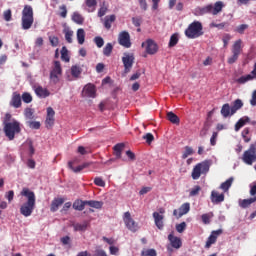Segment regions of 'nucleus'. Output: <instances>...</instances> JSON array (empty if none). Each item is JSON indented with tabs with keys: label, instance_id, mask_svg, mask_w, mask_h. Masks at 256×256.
<instances>
[{
	"label": "nucleus",
	"instance_id": "obj_44",
	"mask_svg": "<svg viewBox=\"0 0 256 256\" xmlns=\"http://www.w3.org/2000/svg\"><path fill=\"white\" fill-rule=\"evenodd\" d=\"M68 167L69 169H71L74 173H81V171H83V166L82 165H79L77 166L76 168L73 167V162L70 161L68 162Z\"/></svg>",
	"mask_w": 256,
	"mask_h": 256
},
{
	"label": "nucleus",
	"instance_id": "obj_40",
	"mask_svg": "<svg viewBox=\"0 0 256 256\" xmlns=\"http://www.w3.org/2000/svg\"><path fill=\"white\" fill-rule=\"evenodd\" d=\"M82 71L83 70L78 65H74V66L71 67V75H72V77H79V75H81Z\"/></svg>",
	"mask_w": 256,
	"mask_h": 256
},
{
	"label": "nucleus",
	"instance_id": "obj_4",
	"mask_svg": "<svg viewBox=\"0 0 256 256\" xmlns=\"http://www.w3.org/2000/svg\"><path fill=\"white\" fill-rule=\"evenodd\" d=\"M209 169H211V162L209 160H204L196 164L191 173L192 179L197 181L201 175H207V173H209Z\"/></svg>",
	"mask_w": 256,
	"mask_h": 256
},
{
	"label": "nucleus",
	"instance_id": "obj_46",
	"mask_svg": "<svg viewBox=\"0 0 256 256\" xmlns=\"http://www.w3.org/2000/svg\"><path fill=\"white\" fill-rule=\"evenodd\" d=\"M21 98L25 103H31V101H33V96L28 92H24Z\"/></svg>",
	"mask_w": 256,
	"mask_h": 256
},
{
	"label": "nucleus",
	"instance_id": "obj_16",
	"mask_svg": "<svg viewBox=\"0 0 256 256\" xmlns=\"http://www.w3.org/2000/svg\"><path fill=\"white\" fill-rule=\"evenodd\" d=\"M221 234H223L222 229L212 231L211 235L208 237L206 241L205 248L209 249L212 245H214V243H217V237H219V235Z\"/></svg>",
	"mask_w": 256,
	"mask_h": 256
},
{
	"label": "nucleus",
	"instance_id": "obj_42",
	"mask_svg": "<svg viewBox=\"0 0 256 256\" xmlns=\"http://www.w3.org/2000/svg\"><path fill=\"white\" fill-rule=\"evenodd\" d=\"M178 43H179V35L178 34H173L170 37V41H169L168 46L169 47H175V45H177Z\"/></svg>",
	"mask_w": 256,
	"mask_h": 256
},
{
	"label": "nucleus",
	"instance_id": "obj_8",
	"mask_svg": "<svg viewBox=\"0 0 256 256\" xmlns=\"http://www.w3.org/2000/svg\"><path fill=\"white\" fill-rule=\"evenodd\" d=\"M243 41L241 39L236 40L232 45V56L228 58L229 65H233L239 59V55L243 53Z\"/></svg>",
	"mask_w": 256,
	"mask_h": 256
},
{
	"label": "nucleus",
	"instance_id": "obj_3",
	"mask_svg": "<svg viewBox=\"0 0 256 256\" xmlns=\"http://www.w3.org/2000/svg\"><path fill=\"white\" fill-rule=\"evenodd\" d=\"M223 7H225V5L223 4L222 1H217L216 3L213 4H208L206 6L203 7H198L196 9V12L198 13V15H219V13H221V11H223Z\"/></svg>",
	"mask_w": 256,
	"mask_h": 256
},
{
	"label": "nucleus",
	"instance_id": "obj_50",
	"mask_svg": "<svg viewBox=\"0 0 256 256\" xmlns=\"http://www.w3.org/2000/svg\"><path fill=\"white\" fill-rule=\"evenodd\" d=\"M94 43L96 44V46L101 49V47H103V45H105V41L103 40V38H101V36H97L94 38Z\"/></svg>",
	"mask_w": 256,
	"mask_h": 256
},
{
	"label": "nucleus",
	"instance_id": "obj_39",
	"mask_svg": "<svg viewBox=\"0 0 256 256\" xmlns=\"http://www.w3.org/2000/svg\"><path fill=\"white\" fill-rule=\"evenodd\" d=\"M61 59L62 61H65L66 63H69V50H67V47L63 46L61 49Z\"/></svg>",
	"mask_w": 256,
	"mask_h": 256
},
{
	"label": "nucleus",
	"instance_id": "obj_11",
	"mask_svg": "<svg viewBox=\"0 0 256 256\" xmlns=\"http://www.w3.org/2000/svg\"><path fill=\"white\" fill-rule=\"evenodd\" d=\"M122 63L124 65V73L127 75V73L131 72V69H133V63H135V56L133 54H124V57H122Z\"/></svg>",
	"mask_w": 256,
	"mask_h": 256
},
{
	"label": "nucleus",
	"instance_id": "obj_64",
	"mask_svg": "<svg viewBox=\"0 0 256 256\" xmlns=\"http://www.w3.org/2000/svg\"><path fill=\"white\" fill-rule=\"evenodd\" d=\"M94 256H107V252L103 249H96Z\"/></svg>",
	"mask_w": 256,
	"mask_h": 256
},
{
	"label": "nucleus",
	"instance_id": "obj_49",
	"mask_svg": "<svg viewBox=\"0 0 256 256\" xmlns=\"http://www.w3.org/2000/svg\"><path fill=\"white\" fill-rule=\"evenodd\" d=\"M187 229V223L181 222L180 224H176L177 233H183Z\"/></svg>",
	"mask_w": 256,
	"mask_h": 256
},
{
	"label": "nucleus",
	"instance_id": "obj_24",
	"mask_svg": "<svg viewBox=\"0 0 256 256\" xmlns=\"http://www.w3.org/2000/svg\"><path fill=\"white\" fill-rule=\"evenodd\" d=\"M251 118H249L248 116H243L242 118H240L237 123L235 124V131H240L242 129V127H245V125H247V123H250Z\"/></svg>",
	"mask_w": 256,
	"mask_h": 256
},
{
	"label": "nucleus",
	"instance_id": "obj_56",
	"mask_svg": "<svg viewBox=\"0 0 256 256\" xmlns=\"http://www.w3.org/2000/svg\"><path fill=\"white\" fill-rule=\"evenodd\" d=\"M28 125L30 129H40L41 128V123L37 121H30L28 122Z\"/></svg>",
	"mask_w": 256,
	"mask_h": 256
},
{
	"label": "nucleus",
	"instance_id": "obj_19",
	"mask_svg": "<svg viewBox=\"0 0 256 256\" xmlns=\"http://www.w3.org/2000/svg\"><path fill=\"white\" fill-rule=\"evenodd\" d=\"M22 102H21V94L14 92L12 94V98L10 101V106L14 107V109H19V107H21Z\"/></svg>",
	"mask_w": 256,
	"mask_h": 256
},
{
	"label": "nucleus",
	"instance_id": "obj_28",
	"mask_svg": "<svg viewBox=\"0 0 256 256\" xmlns=\"http://www.w3.org/2000/svg\"><path fill=\"white\" fill-rule=\"evenodd\" d=\"M222 117H224L225 119H227V117H232L231 114V106L229 105V103H226L222 106L221 111H220Z\"/></svg>",
	"mask_w": 256,
	"mask_h": 256
},
{
	"label": "nucleus",
	"instance_id": "obj_35",
	"mask_svg": "<svg viewBox=\"0 0 256 256\" xmlns=\"http://www.w3.org/2000/svg\"><path fill=\"white\" fill-rule=\"evenodd\" d=\"M74 231H87V227H89V222L85 221L83 223H76L73 225Z\"/></svg>",
	"mask_w": 256,
	"mask_h": 256
},
{
	"label": "nucleus",
	"instance_id": "obj_30",
	"mask_svg": "<svg viewBox=\"0 0 256 256\" xmlns=\"http://www.w3.org/2000/svg\"><path fill=\"white\" fill-rule=\"evenodd\" d=\"M235 179L233 177H230L229 179H227L225 182H223L220 185V189H222V191H224V193H227V191H229V189H231V185H233V181Z\"/></svg>",
	"mask_w": 256,
	"mask_h": 256
},
{
	"label": "nucleus",
	"instance_id": "obj_10",
	"mask_svg": "<svg viewBox=\"0 0 256 256\" xmlns=\"http://www.w3.org/2000/svg\"><path fill=\"white\" fill-rule=\"evenodd\" d=\"M123 221L129 231L135 233L139 230V224L131 217V212H125L123 215Z\"/></svg>",
	"mask_w": 256,
	"mask_h": 256
},
{
	"label": "nucleus",
	"instance_id": "obj_60",
	"mask_svg": "<svg viewBox=\"0 0 256 256\" xmlns=\"http://www.w3.org/2000/svg\"><path fill=\"white\" fill-rule=\"evenodd\" d=\"M140 9H142V11H147V0H138Z\"/></svg>",
	"mask_w": 256,
	"mask_h": 256
},
{
	"label": "nucleus",
	"instance_id": "obj_38",
	"mask_svg": "<svg viewBox=\"0 0 256 256\" xmlns=\"http://www.w3.org/2000/svg\"><path fill=\"white\" fill-rule=\"evenodd\" d=\"M111 53H113V44L107 43L103 48V55H105V57H111Z\"/></svg>",
	"mask_w": 256,
	"mask_h": 256
},
{
	"label": "nucleus",
	"instance_id": "obj_33",
	"mask_svg": "<svg viewBox=\"0 0 256 256\" xmlns=\"http://www.w3.org/2000/svg\"><path fill=\"white\" fill-rule=\"evenodd\" d=\"M72 21L77 23V25H83L85 18H83V16L78 12H74L72 15Z\"/></svg>",
	"mask_w": 256,
	"mask_h": 256
},
{
	"label": "nucleus",
	"instance_id": "obj_22",
	"mask_svg": "<svg viewBox=\"0 0 256 256\" xmlns=\"http://www.w3.org/2000/svg\"><path fill=\"white\" fill-rule=\"evenodd\" d=\"M63 203H65L64 198H54L52 200V203H51V206H50V211L52 213H55L56 211L59 210V207H61V205H63Z\"/></svg>",
	"mask_w": 256,
	"mask_h": 256
},
{
	"label": "nucleus",
	"instance_id": "obj_58",
	"mask_svg": "<svg viewBox=\"0 0 256 256\" xmlns=\"http://www.w3.org/2000/svg\"><path fill=\"white\" fill-rule=\"evenodd\" d=\"M3 17H4V21H11V18H12L11 9L4 11Z\"/></svg>",
	"mask_w": 256,
	"mask_h": 256
},
{
	"label": "nucleus",
	"instance_id": "obj_20",
	"mask_svg": "<svg viewBox=\"0 0 256 256\" xmlns=\"http://www.w3.org/2000/svg\"><path fill=\"white\" fill-rule=\"evenodd\" d=\"M153 218H154V223L156 227L160 230L163 231V228L165 227V224L163 223V215L159 214V212H154L153 213Z\"/></svg>",
	"mask_w": 256,
	"mask_h": 256
},
{
	"label": "nucleus",
	"instance_id": "obj_18",
	"mask_svg": "<svg viewBox=\"0 0 256 256\" xmlns=\"http://www.w3.org/2000/svg\"><path fill=\"white\" fill-rule=\"evenodd\" d=\"M46 127H53L55 125V110L52 107L47 108V116L45 120Z\"/></svg>",
	"mask_w": 256,
	"mask_h": 256
},
{
	"label": "nucleus",
	"instance_id": "obj_61",
	"mask_svg": "<svg viewBox=\"0 0 256 256\" xmlns=\"http://www.w3.org/2000/svg\"><path fill=\"white\" fill-rule=\"evenodd\" d=\"M227 25V23H225V22H222V23H220V24H217V23H215V22H212L211 24H210V27H216L217 29H225V26Z\"/></svg>",
	"mask_w": 256,
	"mask_h": 256
},
{
	"label": "nucleus",
	"instance_id": "obj_55",
	"mask_svg": "<svg viewBox=\"0 0 256 256\" xmlns=\"http://www.w3.org/2000/svg\"><path fill=\"white\" fill-rule=\"evenodd\" d=\"M94 184L97 185V187H105V181L101 177H96L94 179Z\"/></svg>",
	"mask_w": 256,
	"mask_h": 256
},
{
	"label": "nucleus",
	"instance_id": "obj_54",
	"mask_svg": "<svg viewBox=\"0 0 256 256\" xmlns=\"http://www.w3.org/2000/svg\"><path fill=\"white\" fill-rule=\"evenodd\" d=\"M59 10L60 12V17H62V19H65L67 17V6L66 5H61L59 6Z\"/></svg>",
	"mask_w": 256,
	"mask_h": 256
},
{
	"label": "nucleus",
	"instance_id": "obj_48",
	"mask_svg": "<svg viewBox=\"0 0 256 256\" xmlns=\"http://www.w3.org/2000/svg\"><path fill=\"white\" fill-rule=\"evenodd\" d=\"M193 148L186 146L185 147V151L182 154V159H187L189 155H193Z\"/></svg>",
	"mask_w": 256,
	"mask_h": 256
},
{
	"label": "nucleus",
	"instance_id": "obj_59",
	"mask_svg": "<svg viewBox=\"0 0 256 256\" xmlns=\"http://www.w3.org/2000/svg\"><path fill=\"white\" fill-rule=\"evenodd\" d=\"M107 13V6H101L98 11V17H105Z\"/></svg>",
	"mask_w": 256,
	"mask_h": 256
},
{
	"label": "nucleus",
	"instance_id": "obj_27",
	"mask_svg": "<svg viewBox=\"0 0 256 256\" xmlns=\"http://www.w3.org/2000/svg\"><path fill=\"white\" fill-rule=\"evenodd\" d=\"M115 19H117L115 14H112L110 16H106L104 18V27H105V29H107L109 31V29H111V25H113V23H115Z\"/></svg>",
	"mask_w": 256,
	"mask_h": 256
},
{
	"label": "nucleus",
	"instance_id": "obj_26",
	"mask_svg": "<svg viewBox=\"0 0 256 256\" xmlns=\"http://www.w3.org/2000/svg\"><path fill=\"white\" fill-rule=\"evenodd\" d=\"M85 205H87V200L83 201L81 199H77L72 204V207L75 211H83L85 209Z\"/></svg>",
	"mask_w": 256,
	"mask_h": 256
},
{
	"label": "nucleus",
	"instance_id": "obj_5",
	"mask_svg": "<svg viewBox=\"0 0 256 256\" xmlns=\"http://www.w3.org/2000/svg\"><path fill=\"white\" fill-rule=\"evenodd\" d=\"M3 131L9 141H13V139H15V135L21 133V123L17 120H13L11 123H6Z\"/></svg>",
	"mask_w": 256,
	"mask_h": 256
},
{
	"label": "nucleus",
	"instance_id": "obj_36",
	"mask_svg": "<svg viewBox=\"0 0 256 256\" xmlns=\"http://www.w3.org/2000/svg\"><path fill=\"white\" fill-rule=\"evenodd\" d=\"M167 119H168V121H170V123H173L174 125L179 124V116H177L173 112H168L167 113Z\"/></svg>",
	"mask_w": 256,
	"mask_h": 256
},
{
	"label": "nucleus",
	"instance_id": "obj_14",
	"mask_svg": "<svg viewBox=\"0 0 256 256\" xmlns=\"http://www.w3.org/2000/svg\"><path fill=\"white\" fill-rule=\"evenodd\" d=\"M189 211H191V204L189 202H186L182 204L178 210L174 209L173 215L174 217H176V219H181V217H183V215H187Z\"/></svg>",
	"mask_w": 256,
	"mask_h": 256
},
{
	"label": "nucleus",
	"instance_id": "obj_53",
	"mask_svg": "<svg viewBox=\"0 0 256 256\" xmlns=\"http://www.w3.org/2000/svg\"><path fill=\"white\" fill-rule=\"evenodd\" d=\"M249 29V25L247 24H241L236 28V32L240 33V35H243V33H245V30Z\"/></svg>",
	"mask_w": 256,
	"mask_h": 256
},
{
	"label": "nucleus",
	"instance_id": "obj_6",
	"mask_svg": "<svg viewBox=\"0 0 256 256\" xmlns=\"http://www.w3.org/2000/svg\"><path fill=\"white\" fill-rule=\"evenodd\" d=\"M185 35L188 39H197V37H201V35H203V24L199 21L192 22L185 30Z\"/></svg>",
	"mask_w": 256,
	"mask_h": 256
},
{
	"label": "nucleus",
	"instance_id": "obj_1",
	"mask_svg": "<svg viewBox=\"0 0 256 256\" xmlns=\"http://www.w3.org/2000/svg\"><path fill=\"white\" fill-rule=\"evenodd\" d=\"M20 194L27 199V201L20 206V214L23 215V217H31L33 211H35L36 205L35 192L31 191L29 188H23Z\"/></svg>",
	"mask_w": 256,
	"mask_h": 256
},
{
	"label": "nucleus",
	"instance_id": "obj_52",
	"mask_svg": "<svg viewBox=\"0 0 256 256\" xmlns=\"http://www.w3.org/2000/svg\"><path fill=\"white\" fill-rule=\"evenodd\" d=\"M132 23L134 27H141V23H143V19L141 17H132Z\"/></svg>",
	"mask_w": 256,
	"mask_h": 256
},
{
	"label": "nucleus",
	"instance_id": "obj_17",
	"mask_svg": "<svg viewBox=\"0 0 256 256\" xmlns=\"http://www.w3.org/2000/svg\"><path fill=\"white\" fill-rule=\"evenodd\" d=\"M210 200L214 205H219V203H223V201H225V194H219V192L213 190L210 195Z\"/></svg>",
	"mask_w": 256,
	"mask_h": 256
},
{
	"label": "nucleus",
	"instance_id": "obj_32",
	"mask_svg": "<svg viewBox=\"0 0 256 256\" xmlns=\"http://www.w3.org/2000/svg\"><path fill=\"white\" fill-rule=\"evenodd\" d=\"M255 201H256V196L254 198L240 200L239 205L240 207H242V209H247V207L252 205V203H255Z\"/></svg>",
	"mask_w": 256,
	"mask_h": 256
},
{
	"label": "nucleus",
	"instance_id": "obj_45",
	"mask_svg": "<svg viewBox=\"0 0 256 256\" xmlns=\"http://www.w3.org/2000/svg\"><path fill=\"white\" fill-rule=\"evenodd\" d=\"M201 191V186L196 185L194 186L190 191V197H197L199 195V192Z\"/></svg>",
	"mask_w": 256,
	"mask_h": 256
},
{
	"label": "nucleus",
	"instance_id": "obj_34",
	"mask_svg": "<svg viewBox=\"0 0 256 256\" xmlns=\"http://www.w3.org/2000/svg\"><path fill=\"white\" fill-rule=\"evenodd\" d=\"M77 41L79 45H83L85 43V30L83 28H79L77 30Z\"/></svg>",
	"mask_w": 256,
	"mask_h": 256
},
{
	"label": "nucleus",
	"instance_id": "obj_25",
	"mask_svg": "<svg viewBox=\"0 0 256 256\" xmlns=\"http://www.w3.org/2000/svg\"><path fill=\"white\" fill-rule=\"evenodd\" d=\"M239 109H243V100L236 99L233 101L231 106V115H235Z\"/></svg>",
	"mask_w": 256,
	"mask_h": 256
},
{
	"label": "nucleus",
	"instance_id": "obj_23",
	"mask_svg": "<svg viewBox=\"0 0 256 256\" xmlns=\"http://www.w3.org/2000/svg\"><path fill=\"white\" fill-rule=\"evenodd\" d=\"M34 91H35V94L37 95V97H40L41 99H45V98L49 97V95H51L49 90L47 88H43V86H37L34 89Z\"/></svg>",
	"mask_w": 256,
	"mask_h": 256
},
{
	"label": "nucleus",
	"instance_id": "obj_7",
	"mask_svg": "<svg viewBox=\"0 0 256 256\" xmlns=\"http://www.w3.org/2000/svg\"><path fill=\"white\" fill-rule=\"evenodd\" d=\"M242 161L245 165H253L256 161V142L252 143L242 155Z\"/></svg>",
	"mask_w": 256,
	"mask_h": 256
},
{
	"label": "nucleus",
	"instance_id": "obj_47",
	"mask_svg": "<svg viewBox=\"0 0 256 256\" xmlns=\"http://www.w3.org/2000/svg\"><path fill=\"white\" fill-rule=\"evenodd\" d=\"M148 145H151L153 141H155V136H153L151 133H147L142 137Z\"/></svg>",
	"mask_w": 256,
	"mask_h": 256
},
{
	"label": "nucleus",
	"instance_id": "obj_51",
	"mask_svg": "<svg viewBox=\"0 0 256 256\" xmlns=\"http://www.w3.org/2000/svg\"><path fill=\"white\" fill-rule=\"evenodd\" d=\"M49 41L52 47H57L59 45V37L49 36Z\"/></svg>",
	"mask_w": 256,
	"mask_h": 256
},
{
	"label": "nucleus",
	"instance_id": "obj_9",
	"mask_svg": "<svg viewBox=\"0 0 256 256\" xmlns=\"http://www.w3.org/2000/svg\"><path fill=\"white\" fill-rule=\"evenodd\" d=\"M63 75V69L61 68V62L54 61V67L50 71V81L54 85H57L60 81V77Z\"/></svg>",
	"mask_w": 256,
	"mask_h": 256
},
{
	"label": "nucleus",
	"instance_id": "obj_63",
	"mask_svg": "<svg viewBox=\"0 0 256 256\" xmlns=\"http://www.w3.org/2000/svg\"><path fill=\"white\" fill-rule=\"evenodd\" d=\"M62 245H69L71 243V237L64 236L60 239Z\"/></svg>",
	"mask_w": 256,
	"mask_h": 256
},
{
	"label": "nucleus",
	"instance_id": "obj_31",
	"mask_svg": "<svg viewBox=\"0 0 256 256\" xmlns=\"http://www.w3.org/2000/svg\"><path fill=\"white\" fill-rule=\"evenodd\" d=\"M86 205H88V207H92L93 209L103 208V202L97 200H86Z\"/></svg>",
	"mask_w": 256,
	"mask_h": 256
},
{
	"label": "nucleus",
	"instance_id": "obj_41",
	"mask_svg": "<svg viewBox=\"0 0 256 256\" xmlns=\"http://www.w3.org/2000/svg\"><path fill=\"white\" fill-rule=\"evenodd\" d=\"M34 113H35V110H33L32 108H26L24 110V116L26 117V119H30V120L35 119Z\"/></svg>",
	"mask_w": 256,
	"mask_h": 256
},
{
	"label": "nucleus",
	"instance_id": "obj_57",
	"mask_svg": "<svg viewBox=\"0 0 256 256\" xmlns=\"http://www.w3.org/2000/svg\"><path fill=\"white\" fill-rule=\"evenodd\" d=\"M201 219L204 225H209V223H211V216H209V214H203Z\"/></svg>",
	"mask_w": 256,
	"mask_h": 256
},
{
	"label": "nucleus",
	"instance_id": "obj_29",
	"mask_svg": "<svg viewBox=\"0 0 256 256\" xmlns=\"http://www.w3.org/2000/svg\"><path fill=\"white\" fill-rule=\"evenodd\" d=\"M113 149H114V155L117 157V159H121L123 149H125V144L118 143L113 147Z\"/></svg>",
	"mask_w": 256,
	"mask_h": 256
},
{
	"label": "nucleus",
	"instance_id": "obj_62",
	"mask_svg": "<svg viewBox=\"0 0 256 256\" xmlns=\"http://www.w3.org/2000/svg\"><path fill=\"white\" fill-rule=\"evenodd\" d=\"M86 5L91 8L97 7V0H86Z\"/></svg>",
	"mask_w": 256,
	"mask_h": 256
},
{
	"label": "nucleus",
	"instance_id": "obj_15",
	"mask_svg": "<svg viewBox=\"0 0 256 256\" xmlns=\"http://www.w3.org/2000/svg\"><path fill=\"white\" fill-rule=\"evenodd\" d=\"M118 42L119 45H122V47H126V49H129V47H131V36L129 35V32H121L118 37Z\"/></svg>",
	"mask_w": 256,
	"mask_h": 256
},
{
	"label": "nucleus",
	"instance_id": "obj_2",
	"mask_svg": "<svg viewBox=\"0 0 256 256\" xmlns=\"http://www.w3.org/2000/svg\"><path fill=\"white\" fill-rule=\"evenodd\" d=\"M33 23H35L33 7L31 5H25L22 10L21 27L24 31H29L33 27Z\"/></svg>",
	"mask_w": 256,
	"mask_h": 256
},
{
	"label": "nucleus",
	"instance_id": "obj_43",
	"mask_svg": "<svg viewBox=\"0 0 256 256\" xmlns=\"http://www.w3.org/2000/svg\"><path fill=\"white\" fill-rule=\"evenodd\" d=\"M141 256H157V251L153 248L142 250Z\"/></svg>",
	"mask_w": 256,
	"mask_h": 256
},
{
	"label": "nucleus",
	"instance_id": "obj_37",
	"mask_svg": "<svg viewBox=\"0 0 256 256\" xmlns=\"http://www.w3.org/2000/svg\"><path fill=\"white\" fill-rule=\"evenodd\" d=\"M63 33L65 34V40L67 41V43H73V30L65 28L63 30Z\"/></svg>",
	"mask_w": 256,
	"mask_h": 256
},
{
	"label": "nucleus",
	"instance_id": "obj_12",
	"mask_svg": "<svg viewBox=\"0 0 256 256\" xmlns=\"http://www.w3.org/2000/svg\"><path fill=\"white\" fill-rule=\"evenodd\" d=\"M142 47H145L148 55H155L159 51V46L154 42L153 39H147L142 43Z\"/></svg>",
	"mask_w": 256,
	"mask_h": 256
},
{
	"label": "nucleus",
	"instance_id": "obj_21",
	"mask_svg": "<svg viewBox=\"0 0 256 256\" xmlns=\"http://www.w3.org/2000/svg\"><path fill=\"white\" fill-rule=\"evenodd\" d=\"M168 241H170L174 249H181V246L183 245L181 238L174 236L173 234L168 235Z\"/></svg>",
	"mask_w": 256,
	"mask_h": 256
},
{
	"label": "nucleus",
	"instance_id": "obj_13",
	"mask_svg": "<svg viewBox=\"0 0 256 256\" xmlns=\"http://www.w3.org/2000/svg\"><path fill=\"white\" fill-rule=\"evenodd\" d=\"M82 97L95 99V97H97V89L95 88V85L91 83L86 84L82 90Z\"/></svg>",
	"mask_w": 256,
	"mask_h": 256
}]
</instances>
